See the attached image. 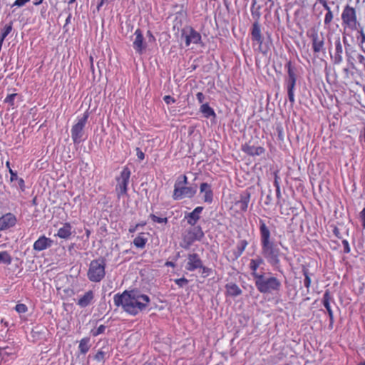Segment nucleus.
Listing matches in <instances>:
<instances>
[{
  "label": "nucleus",
  "mask_w": 365,
  "mask_h": 365,
  "mask_svg": "<svg viewBox=\"0 0 365 365\" xmlns=\"http://www.w3.org/2000/svg\"><path fill=\"white\" fill-rule=\"evenodd\" d=\"M200 111L205 118H210V117L216 118V113L212 108H211L208 103H203L200 108Z\"/></svg>",
  "instance_id": "c85d7f7f"
},
{
  "label": "nucleus",
  "mask_w": 365,
  "mask_h": 365,
  "mask_svg": "<svg viewBox=\"0 0 365 365\" xmlns=\"http://www.w3.org/2000/svg\"><path fill=\"white\" fill-rule=\"evenodd\" d=\"M259 231V239L260 245H263L267 242L274 241V240L271 237L270 225L272 223L269 220L266 222L262 218L258 220Z\"/></svg>",
  "instance_id": "f8f14e48"
},
{
  "label": "nucleus",
  "mask_w": 365,
  "mask_h": 365,
  "mask_svg": "<svg viewBox=\"0 0 365 365\" xmlns=\"http://www.w3.org/2000/svg\"><path fill=\"white\" fill-rule=\"evenodd\" d=\"M138 227L137 226V225H135L134 226H130L128 231L130 233H133L138 230Z\"/></svg>",
  "instance_id": "0e129e2a"
},
{
  "label": "nucleus",
  "mask_w": 365,
  "mask_h": 365,
  "mask_svg": "<svg viewBox=\"0 0 365 365\" xmlns=\"http://www.w3.org/2000/svg\"><path fill=\"white\" fill-rule=\"evenodd\" d=\"M261 254L267 263L273 267L274 270L282 274L283 273L280 257L284 256V254L281 252L277 243L274 240L261 245Z\"/></svg>",
  "instance_id": "7ed1b4c3"
},
{
  "label": "nucleus",
  "mask_w": 365,
  "mask_h": 365,
  "mask_svg": "<svg viewBox=\"0 0 365 365\" xmlns=\"http://www.w3.org/2000/svg\"><path fill=\"white\" fill-rule=\"evenodd\" d=\"M147 36L148 37L149 42H153L155 41V36L153 35L152 32L150 30L148 31Z\"/></svg>",
  "instance_id": "680f3d73"
},
{
  "label": "nucleus",
  "mask_w": 365,
  "mask_h": 365,
  "mask_svg": "<svg viewBox=\"0 0 365 365\" xmlns=\"http://www.w3.org/2000/svg\"><path fill=\"white\" fill-rule=\"evenodd\" d=\"M18 346L14 344L0 346V356L4 362L13 360L16 358Z\"/></svg>",
  "instance_id": "f3484780"
},
{
  "label": "nucleus",
  "mask_w": 365,
  "mask_h": 365,
  "mask_svg": "<svg viewBox=\"0 0 365 365\" xmlns=\"http://www.w3.org/2000/svg\"><path fill=\"white\" fill-rule=\"evenodd\" d=\"M264 259L263 257L259 255H257L255 258L250 259L249 268L252 271L251 275L252 277L261 274V272H257V269L261 265L265 264Z\"/></svg>",
  "instance_id": "b1692460"
},
{
  "label": "nucleus",
  "mask_w": 365,
  "mask_h": 365,
  "mask_svg": "<svg viewBox=\"0 0 365 365\" xmlns=\"http://www.w3.org/2000/svg\"><path fill=\"white\" fill-rule=\"evenodd\" d=\"M320 4H322L325 9H329L326 0H317Z\"/></svg>",
  "instance_id": "774afa93"
},
{
  "label": "nucleus",
  "mask_w": 365,
  "mask_h": 365,
  "mask_svg": "<svg viewBox=\"0 0 365 365\" xmlns=\"http://www.w3.org/2000/svg\"><path fill=\"white\" fill-rule=\"evenodd\" d=\"M251 38L253 42H256L258 44L259 51L264 55H267L270 51V46L272 45L271 36L268 35L267 38L264 39L262 35L261 26L257 21H255L252 24Z\"/></svg>",
  "instance_id": "423d86ee"
},
{
  "label": "nucleus",
  "mask_w": 365,
  "mask_h": 365,
  "mask_svg": "<svg viewBox=\"0 0 365 365\" xmlns=\"http://www.w3.org/2000/svg\"><path fill=\"white\" fill-rule=\"evenodd\" d=\"M279 170H276L274 172V185L275 188H279L280 187L279 183V176L278 175Z\"/></svg>",
  "instance_id": "8fccbe9b"
},
{
  "label": "nucleus",
  "mask_w": 365,
  "mask_h": 365,
  "mask_svg": "<svg viewBox=\"0 0 365 365\" xmlns=\"http://www.w3.org/2000/svg\"><path fill=\"white\" fill-rule=\"evenodd\" d=\"M71 229L72 227L71 224L69 222H66L63 224L62 227L58 229L56 235L61 239L67 240L70 238L71 235H72Z\"/></svg>",
  "instance_id": "bb28decb"
},
{
  "label": "nucleus",
  "mask_w": 365,
  "mask_h": 365,
  "mask_svg": "<svg viewBox=\"0 0 365 365\" xmlns=\"http://www.w3.org/2000/svg\"><path fill=\"white\" fill-rule=\"evenodd\" d=\"M106 259L98 257L90 262L87 272L88 279L92 282H100L106 276Z\"/></svg>",
  "instance_id": "39448f33"
},
{
  "label": "nucleus",
  "mask_w": 365,
  "mask_h": 365,
  "mask_svg": "<svg viewBox=\"0 0 365 365\" xmlns=\"http://www.w3.org/2000/svg\"><path fill=\"white\" fill-rule=\"evenodd\" d=\"M251 199V188L249 187L242 192L239 195V199L235 202V205L239 208L241 212H245L247 210L249 203Z\"/></svg>",
  "instance_id": "2eb2a0df"
},
{
  "label": "nucleus",
  "mask_w": 365,
  "mask_h": 365,
  "mask_svg": "<svg viewBox=\"0 0 365 365\" xmlns=\"http://www.w3.org/2000/svg\"><path fill=\"white\" fill-rule=\"evenodd\" d=\"M144 233L143 232H141L140 233V235L138 236H137L134 240H133V245L138 247V248H144L147 242H148V239L144 237Z\"/></svg>",
  "instance_id": "72a5a7b5"
},
{
  "label": "nucleus",
  "mask_w": 365,
  "mask_h": 365,
  "mask_svg": "<svg viewBox=\"0 0 365 365\" xmlns=\"http://www.w3.org/2000/svg\"><path fill=\"white\" fill-rule=\"evenodd\" d=\"M287 70V76L284 78V85L287 91V95L291 105L295 103L294 89L297 84L298 71L297 66L291 61H287L285 64Z\"/></svg>",
  "instance_id": "20e7f679"
},
{
  "label": "nucleus",
  "mask_w": 365,
  "mask_h": 365,
  "mask_svg": "<svg viewBox=\"0 0 365 365\" xmlns=\"http://www.w3.org/2000/svg\"><path fill=\"white\" fill-rule=\"evenodd\" d=\"M149 217L154 222L157 223H167L168 222V218L167 217H160L156 216L154 214H150L149 215Z\"/></svg>",
  "instance_id": "79ce46f5"
},
{
  "label": "nucleus",
  "mask_w": 365,
  "mask_h": 365,
  "mask_svg": "<svg viewBox=\"0 0 365 365\" xmlns=\"http://www.w3.org/2000/svg\"><path fill=\"white\" fill-rule=\"evenodd\" d=\"M276 132L277 133V139L280 142H283L284 140V128L281 123L277 124L276 125Z\"/></svg>",
  "instance_id": "ea45409f"
},
{
  "label": "nucleus",
  "mask_w": 365,
  "mask_h": 365,
  "mask_svg": "<svg viewBox=\"0 0 365 365\" xmlns=\"http://www.w3.org/2000/svg\"><path fill=\"white\" fill-rule=\"evenodd\" d=\"M53 244V241L45 235L41 236L34 242L33 248L35 251L41 252L50 248Z\"/></svg>",
  "instance_id": "412c9836"
},
{
  "label": "nucleus",
  "mask_w": 365,
  "mask_h": 365,
  "mask_svg": "<svg viewBox=\"0 0 365 365\" xmlns=\"http://www.w3.org/2000/svg\"><path fill=\"white\" fill-rule=\"evenodd\" d=\"M202 267V261L197 253L188 254L187 262L185 268L190 272H193Z\"/></svg>",
  "instance_id": "a211bd4d"
},
{
  "label": "nucleus",
  "mask_w": 365,
  "mask_h": 365,
  "mask_svg": "<svg viewBox=\"0 0 365 365\" xmlns=\"http://www.w3.org/2000/svg\"><path fill=\"white\" fill-rule=\"evenodd\" d=\"M203 207H196L191 212L185 213V218L190 226H197L196 224L200 218V214L203 210Z\"/></svg>",
  "instance_id": "4be33fe9"
},
{
  "label": "nucleus",
  "mask_w": 365,
  "mask_h": 365,
  "mask_svg": "<svg viewBox=\"0 0 365 365\" xmlns=\"http://www.w3.org/2000/svg\"><path fill=\"white\" fill-rule=\"evenodd\" d=\"M113 301L116 307H121L124 312L135 316L148 308L150 298L148 295L143 294L141 291L135 289L125 290L121 294H115Z\"/></svg>",
  "instance_id": "f257e3e1"
},
{
  "label": "nucleus",
  "mask_w": 365,
  "mask_h": 365,
  "mask_svg": "<svg viewBox=\"0 0 365 365\" xmlns=\"http://www.w3.org/2000/svg\"><path fill=\"white\" fill-rule=\"evenodd\" d=\"M252 278L256 289L261 294H273L278 293L281 290V281L270 272L265 273L262 272L261 274Z\"/></svg>",
  "instance_id": "f03ea898"
},
{
  "label": "nucleus",
  "mask_w": 365,
  "mask_h": 365,
  "mask_svg": "<svg viewBox=\"0 0 365 365\" xmlns=\"http://www.w3.org/2000/svg\"><path fill=\"white\" fill-rule=\"evenodd\" d=\"M260 8V6H257L256 9H251L252 16L255 19V21L257 22H259V19L261 16V13L259 11Z\"/></svg>",
  "instance_id": "a18cd8bd"
},
{
  "label": "nucleus",
  "mask_w": 365,
  "mask_h": 365,
  "mask_svg": "<svg viewBox=\"0 0 365 365\" xmlns=\"http://www.w3.org/2000/svg\"><path fill=\"white\" fill-rule=\"evenodd\" d=\"M130 175L131 172L130 168L127 166H125L120 172V176L116 177L117 185L115 190L117 192L118 198L121 195H125L127 193L128 185Z\"/></svg>",
  "instance_id": "9b49d317"
},
{
  "label": "nucleus",
  "mask_w": 365,
  "mask_h": 365,
  "mask_svg": "<svg viewBox=\"0 0 365 365\" xmlns=\"http://www.w3.org/2000/svg\"><path fill=\"white\" fill-rule=\"evenodd\" d=\"M181 37L185 38L186 46H189L190 43L200 44L202 43L200 34L191 26H187L182 30Z\"/></svg>",
  "instance_id": "ddd939ff"
},
{
  "label": "nucleus",
  "mask_w": 365,
  "mask_h": 365,
  "mask_svg": "<svg viewBox=\"0 0 365 365\" xmlns=\"http://www.w3.org/2000/svg\"><path fill=\"white\" fill-rule=\"evenodd\" d=\"M71 17H72V14L71 13H68V15L66 19V24H65L64 27L71 22Z\"/></svg>",
  "instance_id": "338daca9"
},
{
  "label": "nucleus",
  "mask_w": 365,
  "mask_h": 365,
  "mask_svg": "<svg viewBox=\"0 0 365 365\" xmlns=\"http://www.w3.org/2000/svg\"><path fill=\"white\" fill-rule=\"evenodd\" d=\"M136 155L140 160H143L145 158L144 153L139 148H136Z\"/></svg>",
  "instance_id": "6e6d98bb"
},
{
  "label": "nucleus",
  "mask_w": 365,
  "mask_h": 365,
  "mask_svg": "<svg viewBox=\"0 0 365 365\" xmlns=\"http://www.w3.org/2000/svg\"><path fill=\"white\" fill-rule=\"evenodd\" d=\"M106 327L105 325H100L96 329H92L91 334L93 336H97L104 333Z\"/></svg>",
  "instance_id": "a19ab883"
},
{
  "label": "nucleus",
  "mask_w": 365,
  "mask_h": 365,
  "mask_svg": "<svg viewBox=\"0 0 365 365\" xmlns=\"http://www.w3.org/2000/svg\"><path fill=\"white\" fill-rule=\"evenodd\" d=\"M225 296L230 297H237L242 294V289L240 287L234 282L227 283L225 286Z\"/></svg>",
  "instance_id": "393cba45"
},
{
  "label": "nucleus",
  "mask_w": 365,
  "mask_h": 365,
  "mask_svg": "<svg viewBox=\"0 0 365 365\" xmlns=\"http://www.w3.org/2000/svg\"><path fill=\"white\" fill-rule=\"evenodd\" d=\"M359 216L362 223V226L364 228H365V207L363 208V210L361 211Z\"/></svg>",
  "instance_id": "4d7b16f0"
},
{
  "label": "nucleus",
  "mask_w": 365,
  "mask_h": 365,
  "mask_svg": "<svg viewBox=\"0 0 365 365\" xmlns=\"http://www.w3.org/2000/svg\"><path fill=\"white\" fill-rule=\"evenodd\" d=\"M303 274L304 276V285L306 288L309 289L311 285V278L309 277V272L307 269H303Z\"/></svg>",
  "instance_id": "58836bf2"
},
{
  "label": "nucleus",
  "mask_w": 365,
  "mask_h": 365,
  "mask_svg": "<svg viewBox=\"0 0 365 365\" xmlns=\"http://www.w3.org/2000/svg\"><path fill=\"white\" fill-rule=\"evenodd\" d=\"M327 10H328V12L326 14L325 18H324L325 24L329 23L332 20V18H333L331 11L329 10V9Z\"/></svg>",
  "instance_id": "5fc2aeb1"
},
{
  "label": "nucleus",
  "mask_w": 365,
  "mask_h": 365,
  "mask_svg": "<svg viewBox=\"0 0 365 365\" xmlns=\"http://www.w3.org/2000/svg\"><path fill=\"white\" fill-rule=\"evenodd\" d=\"M30 0H16L14 4L11 5V7L17 6L21 7L24 6L26 3L29 2Z\"/></svg>",
  "instance_id": "3c124183"
},
{
  "label": "nucleus",
  "mask_w": 365,
  "mask_h": 365,
  "mask_svg": "<svg viewBox=\"0 0 365 365\" xmlns=\"http://www.w3.org/2000/svg\"><path fill=\"white\" fill-rule=\"evenodd\" d=\"M350 252V247L348 242L344 240V253H348Z\"/></svg>",
  "instance_id": "052dcab7"
},
{
  "label": "nucleus",
  "mask_w": 365,
  "mask_h": 365,
  "mask_svg": "<svg viewBox=\"0 0 365 365\" xmlns=\"http://www.w3.org/2000/svg\"><path fill=\"white\" fill-rule=\"evenodd\" d=\"M134 36L135 37L133 42V47L135 53L141 55L145 51L147 43L145 41L143 32L140 29L135 30Z\"/></svg>",
  "instance_id": "dca6fc26"
},
{
  "label": "nucleus",
  "mask_w": 365,
  "mask_h": 365,
  "mask_svg": "<svg viewBox=\"0 0 365 365\" xmlns=\"http://www.w3.org/2000/svg\"><path fill=\"white\" fill-rule=\"evenodd\" d=\"M200 193L202 194V200L205 202L211 204L214 199V192L212 185L207 182H202L200 185Z\"/></svg>",
  "instance_id": "aec40b11"
},
{
  "label": "nucleus",
  "mask_w": 365,
  "mask_h": 365,
  "mask_svg": "<svg viewBox=\"0 0 365 365\" xmlns=\"http://www.w3.org/2000/svg\"><path fill=\"white\" fill-rule=\"evenodd\" d=\"M199 269H201L200 272L204 277H208L210 274V273L212 272L211 268L205 267L203 264H202V267H200Z\"/></svg>",
  "instance_id": "09e8293b"
},
{
  "label": "nucleus",
  "mask_w": 365,
  "mask_h": 365,
  "mask_svg": "<svg viewBox=\"0 0 365 365\" xmlns=\"http://www.w3.org/2000/svg\"><path fill=\"white\" fill-rule=\"evenodd\" d=\"M165 265L166 267H175V263L173 262H171V261H167L165 263Z\"/></svg>",
  "instance_id": "69168bd1"
},
{
  "label": "nucleus",
  "mask_w": 365,
  "mask_h": 365,
  "mask_svg": "<svg viewBox=\"0 0 365 365\" xmlns=\"http://www.w3.org/2000/svg\"><path fill=\"white\" fill-rule=\"evenodd\" d=\"M94 299V293L92 290L86 292L77 302L81 308H85L90 305Z\"/></svg>",
  "instance_id": "a878e982"
},
{
  "label": "nucleus",
  "mask_w": 365,
  "mask_h": 365,
  "mask_svg": "<svg viewBox=\"0 0 365 365\" xmlns=\"http://www.w3.org/2000/svg\"><path fill=\"white\" fill-rule=\"evenodd\" d=\"M329 42L331 43L332 41H334L335 44V52L333 55L331 52L330 51L331 58L334 62V65L339 66L342 58L341 56V53L342 52L341 41H340V36L339 34H331L329 38Z\"/></svg>",
  "instance_id": "4468645a"
},
{
  "label": "nucleus",
  "mask_w": 365,
  "mask_h": 365,
  "mask_svg": "<svg viewBox=\"0 0 365 365\" xmlns=\"http://www.w3.org/2000/svg\"><path fill=\"white\" fill-rule=\"evenodd\" d=\"M330 227H333V229H332V232H333V233L334 234V235H335L336 237H338L339 239H340V238H341V236H340V230H339V229L337 227H336V226H332V225H331V226H330Z\"/></svg>",
  "instance_id": "13d9d810"
},
{
  "label": "nucleus",
  "mask_w": 365,
  "mask_h": 365,
  "mask_svg": "<svg viewBox=\"0 0 365 365\" xmlns=\"http://www.w3.org/2000/svg\"><path fill=\"white\" fill-rule=\"evenodd\" d=\"M12 262V257L7 251L0 252V264L9 265Z\"/></svg>",
  "instance_id": "f704fd0d"
},
{
  "label": "nucleus",
  "mask_w": 365,
  "mask_h": 365,
  "mask_svg": "<svg viewBox=\"0 0 365 365\" xmlns=\"http://www.w3.org/2000/svg\"><path fill=\"white\" fill-rule=\"evenodd\" d=\"M339 244H338L335 241H332L331 243L330 244V247L333 250H336L337 248V247H339Z\"/></svg>",
  "instance_id": "e2e57ef3"
},
{
  "label": "nucleus",
  "mask_w": 365,
  "mask_h": 365,
  "mask_svg": "<svg viewBox=\"0 0 365 365\" xmlns=\"http://www.w3.org/2000/svg\"><path fill=\"white\" fill-rule=\"evenodd\" d=\"M91 339L89 337H84L79 341L78 349L82 354H86L91 348L90 344Z\"/></svg>",
  "instance_id": "473e14b6"
},
{
  "label": "nucleus",
  "mask_w": 365,
  "mask_h": 365,
  "mask_svg": "<svg viewBox=\"0 0 365 365\" xmlns=\"http://www.w3.org/2000/svg\"><path fill=\"white\" fill-rule=\"evenodd\" d=\"M47 329L42 325H36L31 330V335L36 339H43L45 336Z\"/></svg>",
  "instance_id": "2f4dec72"
},
{
  "label": "nucleus",
  "mask_w": 365,
  "mask_h": 365,
  "mask_svg": "<svg viewBox=\"0 0 365 365\" xmlns=\"http://www.w3.org/2000/svg\"><path fill=\"white\" fill-rule=\"evenodd\" d=\"M276 197H277L276 205L282 207V205L280 201V199L282 198L280 187L279 188H276Z\"/></svg>",
  "instance_id": "603ef678"
},
{
  "label": "nucleus",
  "mask_w": 365,
  "mask_h": 365,
  "mask_svg": "<svg viewBox=\"0 0 365 365\" xmlns=\"http://www.w3.org/2000/svg\"><path fill=\"white\" fill-rule=\"evenodd\" d=\"M197 185L174 186L172 197L174 200H180L183 198H192L197 193Z\"/></svg>",
  "instance_id": "9d476101"
},
{
  "label": "nucleus",
  "mask_w": 365,
  "mask_h": 365,
  "mask_svg": "<svg viewBox=\"0 0 365 365\" xmlns=\"http://www.w3.org/2000/svg\"><path fill=\"white\" fill-rule=\"evenodd\" d=\"M242 150L250 156H259L265 153V148L262 146H255L251 142L246 143L242 145Z\"/></svg>",
  "instance_id": "6ab92c4d"
},
{
  "label": "nucleus",
  "mask_w": 365,
  "mask_h": 365,
  "mask_svg": "<svg viewBox=\"0 0 365 365\" xmlns=\"http://www.w3.org/2000/svg\"><path fill=\"white\" fill-rule=\"evenodd\" d=\"M11 182H16V186H18L22 191L25 190V182L23 178H19L17 173L9 168Z\"/></svg>",
  "instance_id": "7c9ffc66"
},
{
  "label": "nucleus",
  "mask_w": 365,
  "mask_h": 365,
  "mask_svg": "<svg viewBox=\"0 0 365 365\" xmlns=\"http://www.w3.org/2000/svg\"><path fill=\"white\" fill-rule=\"evenodd\" d=\"M175 283L178 285L180 287H183L187 285L189 282L188 279L185 277H182L179 279H174Z\"/></svg>",
  "instance_id": "49530a36"
},
{
  "label": "nucleus",
  "mask_w": 365,
  "mask_h": 365,
  "mask_svg": "<svg viewBox=\"0 0 365 365\" xmlns=\"http://www.w3.org/2000/svg\"><path fill=\"white\" fill-rule=\"evenodd\" d=\"M196 98L199 103H202L205 100V95L202 92H198L196 94Z\"/></svg>",
  "instance_id": "bf43d9fd"
},
{
  "label": "nucleus",
  "mask_w": 365,
  "mask_h": 365,
  "mask_svg": "<svg viewBox=\"0 0 365 365\" xmlns=\"http://www.w3.org/2000/svg\"><path fill=\"white\" fill-rule=\"evenodd\" d=\"M106 353L102 350L98 351V352L93 356L94 359L98 361H104L106 359Z\"/></svg>",
  "instance_id": "37998d69"
},
{
  "label": "nucleus",
  "mask_w": 365,
  "mask_h": 365,
  "mask_svg": "<svg viewBox=\"0 0 365 365\" xmlns=\"http://www.w3.org/2000/svg\"><path fill=\"white\" fill-rule=\"evenodd\" d=\"M188 185L187 177L185 175H180L178 177L174 186L187 185Z\"/></svg>",
  "instance_id": "4c0bfd02"
},
{
  "label": "nucleus",
  "mask_w": 365,
  "mask_h": 365,
  "mask_svg": "<svg viewBox=\"0 0 365 365\" xmlns=\"http://www.w3.org/2000/svg\"><path fill=\"white\" fill-rule=\"evenodd\" d=\"M163 101L167 105H170V103H173L176 101L175 99L171 96H165L163 97Z\"/></svg>",
  "instance_id": "864d4df0"
},
{
  "label": "nucleus",
  "mask_w": 365,
  "mask_h": 365,
  "mask_svg": "<svg viewBox=\"0 0 365 365\" xmlns=\"http://www.w3.org/2000/svg\"><path fill=\"white\" fill-rule=\"evenodd\" d=\"M205 237V233L200 225L191 226L187 228L182 235V243L181 247L185 250L190 249L196 241H201Z\"/></svg>",
  "instance_id": "0eeeda50"
},
{
  "label": "nucleus",
  "mask_w": 365,
  "mask_h": 365,
  "mask_svg": "<svg viewBox=\"0 0 365 365\" xmlns=\"http://www.w3.org/2000/svg\"><path fill=\"white\" fill-rule=\"evenodd\" d=\"M15 310L19 314H24L27 312L28 308L24 304H17L15 307Z\"/></svg>",
  "instance_id": "de8ad7c7"
},
{
  "label": "nucleus",
  "mask_w": 365,
  "mask_h": 365,
  "mask_svg": "<svg viewBox=\"0 0 365 365\" xmlns=\"http://www.w3.org/2000/svg\"><path fill=\"white\" fill-rule=\"evenodd\" d=\"M307 35L312 39L314 52H320L324 46V41L323 39H319L317 31L315 29H312L307 33Z\"/></svg>",
  "instance_id": "5701e85b"
},
{
  "label": "nucleus",
  "mask_w": 365,
  "mask_h": 365,
  "mask_svg": "<svg viewBox=\"0 0 365 365\" xmlns=\"http://www.w3.org/2000/svg\"><path fill=\"white\" fill-rule=\"evenodd\" d=\"M344 23L351 29L356 30L357 39L361 44L365 43V34L361 29H358L359 24L356 21V12L353 8L346 6L344 9Z\"/></svg>",
  "instance_id": "6e6552de"
},
{
  "label": "nucleus",
  "mask_w": 365,
  "mask_h": 365,
  "mask_svg": "<svg viewBox=\"0 0 365 365\" xmlns=\"http://www.w3.org/2000/svg\"><path fill=\"white\" fill-rule=\"evenodd\" d=\"M18 96L17 93L9 94L4 99V102L9 103L11 106H14V99Z\"/></svg>",
  "instance_id": "c03bdc74"
},
{
  "label": "nucleus",
  "mask_w": 365,
  "mask_h": 365,
  "mask_svg": "<svg viewBox=\"0 0 365 365\" xmlns=\"http://www.w3.org/2000/svg\"><path fill=\"white\" fill-rule=\"evenodd\" d=\"M247 245L248 242L246 240H241L237 242L236 248L232 251L235 259H238L242 255Z\"/></svg>",
  "instance_id": "cd10ccee"
},
{
  "label": "nucleus",
  "mask_w": 365,
  "mask_h": 365,
  "mask_svg": "<svg viewBox=\"0 0 365 365\" xmlns=\"http://www.w3.org/2000/svg\"><path fill=\"white\" fill-rule=\"evenodd\" d=\"M264 204L266 207H270L274 205V200L272 197V189L268 190V192L265 195V198L264 200Z\"/></svg>",
  "instance_id": "e433bc0d"
},
{
  "label": "nucleus",
  "mask_w": 365,
  "mask_h": 365,
  "mask_svg": "<svg viewBox=\"0 0 365 365\" xmlns=\"http://www.w3.org/2000/svg\"><path fill=\"white\" fill-rule=\"evenodd\" d=\"M13 29V21H10L9 24H6L4 26L2 29H1L0 36L3 38H6V36L11 32Z\"/></svg>",
  "instance_id": "c9c22d12"
},
{
  "label": "nucleus",
  "mask_w": 365,
  "mask_h": 365,
  "mask_svg": "<svg viewBox=\"0 0 365 365\" xmlns=\"http://www.w3.org/2000/svg\"><path fill=\"white\" fill-rule=\"evenodd\" d=\"M330 299H331V297H330L329 292L327 290L323 295L322 304H323L324 307L326 308V309L329 314L330 322L331 323L333 321V312H332V310L331 309V306H330Z\"/></svg>",
  "instance_id": "c756f323"
},
{
  "label": "nucleus",
  "mask_w": 365,
  "mask_h": 365,
  "mask_svg": "<svg viewBox=\"0 0 365 365\" xmlns=\"http://www.w3.org/2000/svg\"><path fill=\"white\" fill-rule=\"evenodd\" d=\"M89 117V112L87 110L83 116L78 118V122L72 126L71 138L74 144H79L83 141L84 128Z\"/></svg>",
  "instance_id": "1a4fd4ad"
}]
</instances>
